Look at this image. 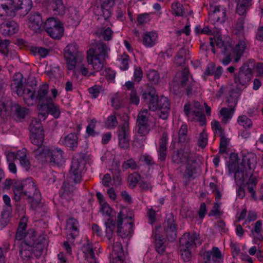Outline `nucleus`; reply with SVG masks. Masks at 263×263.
<instances>
[{
  "mask_svg": "<svg viewBox=\"0 0 263 263\" xmlns=\"http://www.w3.org/2000/svg\"><path fill=\"white\" fill-rule=\"evenodd\" d=\"M43 27L48 34L53 39H60L64 35L63 24L61 21L54 17L47 18Z\"/></svg>",
  "mask_w": 263,
  "mask_h": 263,
  "instance_id": "10",
  "label": "nucleus"
},
{
  "mask_svg": "<svg viewBox=\"0 0 263 263\" xmlns=\"http://www.w3.org/2000/svg\"><path fill=\"white\" fill-rule=\"evenodd\" d=\"M48 89L49 86L47 84L42 85L39 89L37 98L40 100L48 101L49 100L47 96Z\"/></svg>",
  "mask_w": 263,
  "mask_h": 263,
  "instance_id": "41",
  "label": "nucleus"
},
{
  "mask_svg": "<svg viewBox=\"0 0 263 263\" xmlns=\"http://www.w3.org/2000/svg\"><path fill=\"white\" fill-rule=\"evenodd\" d=\"M140 178V175L137 173L135 172L130 174L128 177L130 187H135L139 182Z\"/></svg>",
  "mask_w": 263,
  "mask_h": 263,
  "instance_id": "48",
  "label": "nucleus"
},
{
  "mask_svg": "<svg viewBox=\"0 0 263 263\" xmlns=\"http://www.w3.org/2000/svg\"><path fill=\"white\" fill-rule=\"evenodd\" d=\"M32 125L37 130L43 129L41 124V119L39 118V116L32 118L29 125V130H31Z\"/></svg>",
  "mask_w": 263,
  "mask_h": 263,
  "instance_id": "56",
  "label": "nucleus"
},
{
  "mask_svg": "<svg viewBox=\"0 0 263 263\" xmlns=\"http://www.w3.org/2000/svg\"><path fill=\"white\" fill-rule=\"evenodd\" d=\"M30 135L31 143L34 145H41L44 140V129H36L32 125Z\"/></svg>",
  "mask_w": 263,
  "mask_h": 263,
  "instance_id": "29",
  "label": "nucleus"
},
{
  "mask_svg": "<svg viewBox=\"0 0 263 263\" xmlns=\"http://www.w3.org/2000/svg\"><path fill=\"white\" fill-rule=\"evenodd\" d=\"M201 241L199 234L197 233L186 232L179 240V250L184 261L188 262L192 257V250L197 245H200Z\"/></svg>",
  "mask_w": 263,
  "mask_h": 263,
  "instance_id": "6",
  "label": "nucleus"
},
{
  "mask_svg": "<svg viewBox=\"0 0 263 263\" xmlns=\"http://www.w3.org/2000/svg\"><path fill=\"white\" fill-rule=\"evenodd\" d=\"M204 109H205V113L208 115L211 114V108L205 103L202 104L198 102L193 101L192 102H187L184 106V111L186 115L190 114L202 115Z\"/></svg>",
  "mask_w": 263,
  "mask_h": 263,
  "instance_id": "15",
  "label": "nucleus"
},
{
  "mask_svg": "<svg viewBox=\"0 0 263 263\" xmlns=\"http://www.w3.org/2000/svg\"><path fill=\"white\" fill-rule=\"evenodd\" d=\"M236 11L239 15H243L252 5V0H237Z\"/></svg>",
  "mask_w": 263,
  "mask_h": 263,
  "instance_id": "35",
  "label": "nucleus"
},
{
  "mask_svg": "<svg viewBox=\"0 0 263 263\" xmlns=\"http://www.w3.org/2000/svg\"><path fill=\"white\" fill-rule=\"evenodd\" d=\"M226 11L225 8L220 6L214 7L212 12L210 14V18L213 23L222 24L226 21Z\"/></svg>",
  "mask_w": 263,
  "mask_h": 263,
  "instance_id": "23",
  "label": "nucleus"
},
{
  "mask_svg": "<svg viewBox=\"0 0 263 263\" xmlns=\"http://www.w3.org/2000/svg\"><path fill=\"white\" fill-rule=\"evenodd\" d=\"M64 57L69 70H73L76 63L81 62L83 59L82 53L78 51L76 44L67 45L65 49Z\"/></svg>",
  "mask_w": 263,
  "mask_h": 263,
  "instance_id": "11",
  "label": "nucleus"
},
{
  "mask_svg": "<svg viewBox=\"0 0 263 263\" xmlns=\"http://www.w3.org/2000/svg\"><path fill=\"white\" fill-rule=\"evenodd\" d=\"M240 168L247 170L246 176L249 177V180L246 182V185L248 192L251 194L252 198L257 200L255 188L258 180L253 174L257 164V156L253 153H249L243 156L241 161L238 164Z\"/></svg>",
  "mask_w": 263,
  "mask_h": 263,
  "instance_id": "3",
  "label": "nucleus"
},
{
  "mask_svg": "<svg viewBox=\"0 0 263 263\" xmlns=\"http://www.w3.org/2000/svg\"><path fill=\"white\" fill-rule=\"evenodd\" d=\"M97 3L98 6L94 9L95 14L98 16H102L105 20L108 18L115 0H97Z\"/></svg>",
  "mask_w": 263,
  "mask_h": 263,
  "instance_id": "18",
  "label": "nucleus"
},
{
  "mask_svg": "<svg viewBox=\"0 0 263 263\" xmlns=\"http://www.w3.org/2000/svg\"><path fill=\"white\" fill-rule=\"evenodd\" d=\"M96 34L100 37L106 41L110 40L112 35V31L109 27H101L96 31Z\"/></svg>",
  "mask_w": 263,
  "mask_h": 263,
  "instance_id": "39",
  "label": "nucleus"
},
{
  "mask_svg": "<svg viewBox=\"0 0 263 263\" xmlns=\"http://www.w3.org/2000/svg\"><path fill=\"white\" fill-rule=\"evenodd\" d=\"M120 119L123 123L119 126L117 131L119 144L121 148H125L129 145V117L122 116Z\"/></svg>",
  "mask_w": 263,
  "mask_h": 263,
  "instance_id": "13",
  "label": "nucleus"
},
{
  "mask_svg": "<svg viewBox=\"0 0 263 263\" xmlns=\"http://www.w3.org/2000/svg\"><path fill=\"white\" fill-rule=\"evenodd\" d=\"M18 24L14 21L3 23L1 24L0 30L2 34L5 35H12L17 32Z\"/></svg>",
  "mask_w": 263,
  "mask_h": 263,
  "instance_id": "28",
  "label": "nucleus"
},
{
  "mask_svg": "<svg viewBox=\"0 0 263 263\" xmlns=\"http://www.w3.org/2000/svg\"><path fill=\"white\" fill-rule=\"evenodd\" d=\"M147 76L149 81L154 83L158 82L159 79V76L157 71L153 69L148 71Z\"/></svg>",
  "mask_w": 263,
  "mask_h": 263,
  "instance_id": "60",
  "label": "nucleus"
},
{
  "mask_svg": "<svg viewBox=\"0 0 263 263\" xmlns=\"http://www.w3.org/2000/svg\"><path fill=\"white\" fill-rule=\"evenodd\" d=\"M48 111V114H50L51 115H59L61 113L59 107L53 103H51L49 105Z\"/></svg>",
  "mask_w": 263,
  "mask_h": 263,
  "instance_id": "63",
  "label": "nucleus"
},
{
  "mask_svg": "<svg viewBox=\"0 0 263 263\" xmlns=\"http://www.w3.org/2000/svg\"><path fill=\"white\" fill-rule=\"evenodd\" d=\"M19 80L14 79L12 86L16 88V92L19 96H24V100L28 105H31L34 103L35 98L34 93L33 90L29 89H24L22 83V75L20 73H16L15 76Z\"/></svg>",
  "mask_w": 263,
  "mask_h": 263,
  "instance_id": "12",
  "label": "nucleus"
},
{
  "mask_svg": "<svg viewBox=\"0 0 263 263\" xmlns=\"http://www.w3.org/2000/svg\"><path fill=\"white\" fill-rule=\"evenodd\" d=\"M237 122L239 125L246 129L250 128L252 126V122L248 116H239Z\"/></svg>",
  "mask_w": 263,
  "mask_h": 263,
  "instance_id": "47",
  "label": "nucleus"
},
{
  "mask_svg": "<svg viewBox=\"0 0 263 263\" xmlns=\"http://www.w3.org/2000/svg\"><path fill=\"white\" fill-rule=\"evenodd\" d=\"M209 187L212 193L215 194V200L218 202L221 198V194L218 190L217 185L214 182H210Z\"/></svg>",
  "mask_w": 263,
  "mask_h": 263,
  "instance_id": "58",
  "label": "nucleus"
},
{
  "mask_svg": "<svg viewBox=\"0 0 263 263\" xmlns=\"http://www.w3.org/2000/svg\"><path fill=\"white\" fill-rule=\"evenodd\" d=\"M42 18L38 13L31 14L28 18L29 27L35 32H40L42 30Z\"/></svg>",
  "mask_w": 263,
  "mask_h": 263,
  "instance_id": "24",
  "label": "nucleus"
},
{
  "mask_svg": "<svg viewBox=\"0 0 263 263\" xmlns=\"http://www.w3.org/2000/svg\"><path fill=\"white\" fill-rule=\"evenodd\" d=\"M108 47L103 44H97L95 48L87 51V61L96 71L101 70L104 66L106 54L109 51Z\"/></svg>",
  "mask_w": 263,
  "mask_h": 263,
  "instance_id": "7",
  "label": "nucleus"
},
{
  "mask_svg": "<svg viewBox=\"0 0 263 263\" xmlns=\"http://www.w3.org/2000/svg\"><path fill=\"white\" fill-rule=\"evenodd\" d=\"M194 156L190 152H184L182 149L175 151L172 155V159L173 162L179 164L186 162Z\"/></svg>",
  "mask_w": 263,
  "mask_h": 263,
  "instance_id": "27",
  "label": "nucleus"
},
{
  "mask_svg": "<svg viewBox=\"0 0 263 263\" xmlns=\"http://www.w3.org/2000/svg\"><path fill=\"white\" fill-rule=\"evenodd\" d=\"M14 199L16 201L26 199L30 202L38 203L41 200V194L37 189L36 183L32 178L24 181H16L13 186Z\"/></svg>",
  "mask_w": 263,
  "mask_h": 263,
  "instance_id": "2",
  "label": "nucleus"
},
{
  "mask_svg": "<svg viewBox=\"0 0 263 263\" xmlns=\"http://www.w3.org/2000/svg\"><path fill=\"white\" fill-rule=\"evenodd\" d=\"M20 255L23 259H28L31 255V244L23 241L20 245Z\"/></svg>",
  "mask_w": 263,
  "mask_h": 263,
  "instance_id": "36",
  "label": "nucleus"
},
{
  "mask_svg": "<svg viewBox=\"0 0 263 263\" xmlns=\"http://www.w3.org/2000/svg\"><path fill=\"white\" fill-rule=\"evenodd\" d=\"M112 257L122 258L124 257V253L121 242L117 241L112 246Z\"/></svg>",
  "mask_w": 263,
  "mask_h": 263,
  "instance_id": "40",
  "label": "nucleus"
},
{
  "mask_svg": "<svg viewBox=\"0 0 263 263\" xmlns=\"http://www.w3.org/2000/svg\"><path fill=\"white\" fill-rule=\"evenodd\" d=\"M74 182L72 179H69V177L67 178V181L63 182L61 187V190L63 191L64 193L68 194L72 192L74 190L73 184H70Z\"/></svg>",
  "mask_w": 263,
  "mask_h": 263,
  "instance_id": "45",
  "label": "nucleus"
},
{
  "mask_svg": "<svg viewBox=\"0 0 263 263\" xmlns=\"http://www.w3.org/2000/svg\"><path fill=\"white\" fill-rule=\"evenodd\" d=\"M9 41L7 40H2L0 39V52L5 55H7L8 52V46Z\"/></svg>",
  "mask_w": 263,
  "mask_h": 263,
  "instance_id": "61",
  "label": "nucleus"
},
{
  "mask_svg": "<svg viewBox=\"0 0 263 263\" xmlns=\"http://www.w3.org/2000/svg\"><path fill=\"white\" fill-rule=\"evenodd\" d=\"M158 42V35L156 31H146L143 35L142 43L146 47H152Z\"/></svg>",
  "mask_w": 263,
  "mask_h": 263,
  "instance_id": "26",
  "label": "nucleus"
},
{
  "mask_svg": "<svg viewBox=\"0 0 263 263\" xmlns=\"http://www.w3.org/2000/svg\"><path fill=\"white\" fill-rule=\"evenodd\" d=\"M188 129L187 126L185 124H183L178 132V141L180 143H184L187 139V134Z\"/></svg>",
  "mask_w": 263,
  "mask_h": 263,
  "instance_id": "44",
  "label": "nucleus"
},
{
  "mask_svg": "<svg viewBox=\"0 0 263 263\" xmlns=\"http://www.w3.org/2000/svg\"><path fill=\"white\" fill-rule=\"evenodd\" d=\"M118 124L116 116H108L104 122V126L107 129H114Z\"/></svg>",
  "mask_w": 263,
  "mask_h": 263,
  "instance_id": "46",
  "label": "nucleus"
},
{
  "mask_svg": "<svg viewBox=\"0 0 263 263\" xmlns=\"http://www.w3.org/2000/svg\"><path fill=\"white\" fill-rule=\"evenodd\" d=\"M36 148H34L33 154L35 158L38 160L43 161L47 157V149H45L43 144L41 145H35Z\"/></svg>",
  "mask_w": 263,
  "mask_h": 263,
  "instance_id": "38",
  "label": "nucleus"
},
{
  "mask_svg": "<svg viewBox=\"0 0 263 263\" xmlns=\"http://www.w3.org/2000/svg\"><path fill=\"white\" fill-rule=\"evenodd\" d=\"M252 77V68L249 65L243 64L239 69L238 73L234 77L236 89L234 90L238 95L247 86Z\"/></svg>",
  "mask_w": 263,
  "mask_h": 263,
  "instance_id": "9",
  "label": "nucleus"
},
{
  "mask_svg": "<svg viewBox=\"0 0 263 263\" xmlns=\"http://www.w3.org/2000/svg\"><path fill=\"white\" fill-rule=\"evenodd\" d=\"M208 135L204 129L200 134L198 139V146L201 148H204L208 144Z\"/></svg>",
  "mask_w": 263,
  "mask_h": 263,
  "instance_id": "51",
  "label": "nucleus"
},
{
  "mask_svg": "<svg viewBox=\"0 0 263 263\" xmlns=\"http://www.w3.org/2000/svg\"><path fill=\"white\" fill-rule=\"evenodd\" d=\"M59 142L70 148L73 149L78 146V137L77 135L70 133L68 135L62 137Z\"/></svg>",
  "mask_w": 263,
  "mask_h": 263,
  "instance_id": "30",
  "label": "nucleus"
},
{
  "mask_svg": "<svg viewBox=\"0 0 263 263\" xmlns=\"http://www.w3.org/2000/svg\"><path fill=\"white\" fill-rule=\"evenodd\" d=\"M229 140L228 139L224 136H221L220 137V145H219V153L220 154H224L226 153V150L227 146L228 145Z\"/></svg>",
  "mask_w": 263,
  "mask_h": 263,
  "instance_id": "54",
  "label": "nucleus"
},
{
  "mask_svg": "<svg viewBox=\"0 0 263 263\" xmlns=\"http://www.w3.org/2000/svg\"><path fill=\"white\" fill-rule=\"evenodd\" d=\"M17 160H19L21 166L26 171L30 170L31 164L27 157V150L26 148L17 151Z\"/></svg>",
  "mask_w": 263,
  "mask_h": 263,
  "instance_id": "32",
  "label": "nucleus"
},
{
  "mask_svg": "<svg viewBox=\"0 0 263 263\" xmlns=\"http://www.w3.org/2000/svg\"><path fill=\"white\" fill-rule=\"evenodd\" d=\"M167 136L166 134L163 133L159 141V159L164 161L166 157Z\"/></svg>",
  "mask_w": 263,
  "mask_h": 263,
  "instance_id": "33",
  "label": "nucleus"
},
{
  "mask_svg": "<svg viewBox=\"0 0 263 263\" xmlns=\"http://www.w3.org/2000/svg\"><path fill=\"white\" fill-rule=\"evenodd\" d=\"M130 63L129 56L126 54L119 55L117 59V65L121 70H126L128 69Z\"/></svg>",
  "mask_w": 263,
  "mask_h": 263,
  "instance_id": "37",
  "label": "nucleus"
},
{
  "mask_svg": "<svg viewBox=\"0 0 263 263\" xmlns=\"http://www.w3.org/2000/svg\"><path fill=\"white\" fill-rule=\"evenodd\" d=\"M155 125L153 116H137L138 133L142 136L147 135L152 126Z\"/></svg>",
  "mask_w": 263,
  "mask_h": 263,
  "instance_id": "17",
  "label": "nucleus"
},
{
  "mask_svg": "<svg viewBox=\"0 0 263 263\" xmlns=\"http://www.w3.org/2000/svg\"><path fill=\"white\" fill-rule=\"evenodd\" d=\"M102 90L100 86L96 85L88 89L89 93L91 95L93 98H97Z\"/></svg>",
  "mask_w": 263,
  "mask_h": 263,
  "instance_id": "59",
  "label": "nucleus"
},
{
  "mask_svg": "<svg viewBox=\"0 0 263 263\" xmlns=\"http://www.w3.org/2000/svg\"><path fill=\"white\" fill-rule=\"evenodd\" d=\"M143 77V72L140 67H135L134 72V80L139 82H140Z\"/></svg>",
  "mask_w": 263,
  "mask_h": 263,
  "instance_id": "64",
  "label": "nucleus"
},
{
  "mask_svg": "<svg viewBox=\"0 0 263 263\" xmlns=\"http://www.w3.org/2000/svg\"><path fill=\"white\" fill-rule=\"evenodd\" d=\"M222 258L221 252L218 247H214L211 250L207 251L204 256V263H210L211 258L217 262Z\"/></svg>",
  "mask_w": 263,
  "mask_h": 263,
  "instance_id": "31",
  "label": "nucleus"
},
{
  "mask_svg": "<svg viewBox=\"0 0 263 263\" xmlns=\"http://www.w3.org/2000/svg\"><path fill=\"white\" fill-rule=\"evenodd\" d=\"M50 162L58 165H62L65 162L64 152L59 148H54L49 152Z\"/></svg>",
  "mask_w": 263,
  "mask_h": 263,
  "instance_id": "25",
  "label": "nucleus"
},
{
  "mask_svg": "<svg viewBox=\"0 0 263 263\" xmlns=\"http://www.w3.org/2000/svg\"><path fill=\"white\" fill-rule=\"evenodd\" d=\"M192 80L190 77L189 70L187 69L183 71L178 72L175 77L174 82L171 85V89L175 90V88L184 86L187 81Z\"/></svg>",
  "mask_w": 263,
  "mask_h": 263,
  "instance_id": "22",
  "label": "nucleus"
},
{
  "mask_svg": "<svg viewBox=\"0 0 263 263\" xmlns=\"http://www.w3.org/2000/svg\"><path fill=\"white\" fill-rule=\"evenodd\" d=\"M141 96L144 101L148 104L149 110L155 111L159 109L163 115L168 113L170 104L168 99L161 97L159 99L153 87L148 86L145 90H143Z\"/></svg>",
  "mask_w": 263,
  "mask_h": 263,
  "instance_id": "4",
  "label": "nucleus"
},
{
  "mask_svg": "<svg viewBox=\"0 0 263 263\" xmlns=\"http://www.w3.org/2000/svg\"><path fill=\"white\" fill-rule=\"evenodd\" d=\"M97 121L95 118L91 119L86 127V133L89 136H95L96 133L95 131Z\"/></svg>",
  "mask_w": 263,
  "mask_h": 263,
  "instance_id": "49",
  "label": "nucleus"
},
{
  "mask_svg": "<svg viewBox=\"0 0 263 263\" xmlns=\"http://www.w3.org/2000/svg\"><path fill=\"white\" fill-rule=\"evenodd\" d=\"M31 0H0V16L4 15L12 16L16 11H21L22 15H26L31 10Z\"/></svg>",
  "mask_w": 263,
  "mask_h": 263,
  "instance_id": "5",
  "label": "nucleus"
},
{
  "mask_svg": "<svg viewBox=\"0 0 263 263\" xmlns=\"http://www.w3.org/2000/svg\"><path fill=\"white\" fill-rule=\"evenodd\" d=\"M48 8L57 15L63 14L65 11V7L62 0H49Z\"/></svg>",
  "mask_w": 263,
  "mask_h": 263,
  "instance_id": "34",
  "label": "nucleus"
},
{
  "mask_svg": "<svg viewBox=\"0 0 263 263\" xmlns=\"http://www.w3.org/2000/svg\"><path fill=\"white\" fill-rule=\"evenodd\" d=\"M100 205V212L104 216L109 217L112 212V209L109 205L107 203H102Z\"/></svg>",
  "mask_w": 263,
  "mask_h": 263,
  "instance_id": "55",
  "label": "nucleus"
},
{
  "mask_svg": "<svg viewBox=\"0 0 263 263\" xmlns=\"http://www.w3.org/2000/svg\"><path fill=\"white\" fill-rule=\"evenodd\" d=\"M163 228L168 241H174L177 238V224L172 214L167 215L163 223Z\"/></svg>",
  "mask_w": 263,
  "mask_h": 263,
  "instance_id": "16",
  "label": "nucleus"
},
{
  "mask_svg": "<svg viewBox=\"0 0 263 263\" xmlns=\"http://www.w3.org/2000/svg\"><path fill=\"white\" fill-rule=\"evenodd\" d=\"M84 165V160L82 158L74 157L72 159L69 171V179H72L74 184L81 182Z\"/></svg>",
  "mask_w": 263,
  "mask_h": 263,
  "instance_id": "14",
  "label": "nucleus"
},
{
  "mask_svg": "<svg viewBox=\"0 0 263 263\" xmlns=\"http://www.w3.org/2000/svg\"><path fill=\"white\" fill-rule=\"evenodd\" d=\"M66 228L68 231L67 239L73 241L79 234V224L77 220L73 218H69L67 221Z\"/></svg>",
  "mask_w": 263,
  "mask_h": 263,
  "instance_id": "21",
  "label": "nucleus"
},
{
  "mask_svg": "<svg viewBox=\"0 0 263 263\" xmlns=\"http://www.w3.org/2000/svg\"><path fill=\"white\" fill-rule=\"evenodd\" d=\"M111 105L116 109L119 108L121 105V99L119 95L115 94L111 99Z\"/></svg>",
  "mask_w": 263,
  "mask_h": 263,
  "instance_id": "62",
  "label": "nucleus"
},
{
  "mask_svg": "<svg viewBox=\"0 0 263 263\" xmlns=\"http://www.w3.org/2000/svg\"><path fill=\"white\" fill-rule=\"evenodd\" d=\"M215 44L219 50L217 52L219 54L221 53L224 56L221 62L224 65H228L233 60L235 63L238 62L247 48L246 42L240 41L236 45L235 48H232L229 42H225L222 40L219 32L214 34L213 38H210V44L214 53L216 52L214 48Z\"/></svg>",
  "mask_w": 263,
  "mask_h": 263,
  "instance_id": "1",
  "label": "nucleus"
},
{
  "mask_svg": "<svg viewBox=\"0 0 263 263\" xmlns=\"http://www.w3.org/2000/svg\"><path fill=\"white\" fill-rule=\"evenodd\" d=\"M185 56V50L184 48H181L178 52L175 59V62L178 65H181L184 62Z\"/></svg>",
  "mask_w": 263,
  "mask_h": 263,
  "instance_id": "57",
  "label": "nucleus"
},
{
  "mask_svg": "<svg viewBox=\"0 0 263 263\" xmlns=\"http://www.w3.org/2000/svg\"><path fill=\"white\" fill-rule=\"evenodd\" d=\"M11 110L15 112V115H26L28 114V110L26 108L16 104L12 106Z\"/></svg>",
  "mask_w": 263,
  "mask_h": 263,
  "instance_id": "53",
  "label": "nucleus"
},
{
  "mask_svg": "<svg viewBox=\"0 0 263 263\" xmlns=\"http://www.w3.org/2000/svg\"><path fill=\"white\" fill-rule=\"evenodd\" d=\"M106 226V237L110 240L112 238L114 231L115 229V223L113 220L109 218L105 223Z\"/></svg>",
  "mask_w": 263,
  "mask_h": 263,
  "instance_id": "42",
  "label": "nucleus"
},
{
  "mask_svg": "<svg viewBox=\"0 0 263 263\" xmlns=\"http://www.w3.org/2000/svg\"><path fill=\"white\" fill-rule=\"evenodd\" d=\"M122 168L123 171H125L128 168L136 170L138 168V166L135 160L132 158H130L123 163Z\"/></svg>",
  "mask_w": 263,
  "mask_h": 263,
  "instance_id": "50",
  "label": "nucleus"
},
{
  "mask_svg": "<svg viewBox=\"0 0 263 263\" xmlns=\"http://www.w3.org/2000/svg\"><path fill=\"white\" fill-rule=\"evenodd\" d=\"M127 213V209L122 208L117 216V233L122 238L127 237L133 231V221Z\"/></svg>",
  "mask_w": 263,
  "mask_h": 263,
  "instance_id": "8",
  "label": "nucleus"
},
{
  "mask_svg": "<svg viewBox=\"0 0 263 263\" xmlns=\"http://www.w3.org/2000/svg\"><path fill=\"white\" fill-rule=\"evenodd\" d=\"M199 165L194 155L186 162L183 177L188 180H194L199 174Z\"/></svg>",
  "mask_w": 263,
  "mask_h": 263,
  "instance_id": "19",
  "label": "nucleus"
},
{
  "mask_svg": "<svg viewBox=\"0 0 263 263\" xmlns=\"http://www.w3.org/2000/svg\"><path fill=\"white\" fill-rule=\"evenodd\" d=\"M228 168L230 173H235L234 178L236 183L237 185H242L244 184L245 186L246 185V182L249 180V177L246 176L247 170L245 168H240L239 165L238 164L236 168V164L234 163L229 164Z\"/></svg>",
  "mask_w": 263,
  "mask_h": 263,
  "instance_id": "20",
  "label": "nucleus"
},
{
  "mask_svg": "<svg viewBox=\"0 0 263 263\" xmlns=\"http://www.w3.org/2000/svg\"><path fill=\"white\" fill-rule=\"evenodd\" d=\"M164 239L162 237L156 236L155 240V248L159 254H163L165 250V246L164 245Z\"/></svg>",
  "mask_w": 263,
  "mask_h": 263,
  "instance_id": "43",
  "label": "nucleus"
},
{
  "mask_svg": "<svg viewBox=\"0 0 263 263\" xmlns=\"http://www.w3.org/2000/svg\"><path fill=\"white\" fill-rule=\"evenodd\" d=\"M172 10L174 13L177 16H181L184 13V9L182 5L178 2H174L172 5Z\"/></svg>",
  "mask_w": 263,
  "mask_h": 263,
  "instance_id": "52",
  "label": "nucleus"
}]
</instances>
